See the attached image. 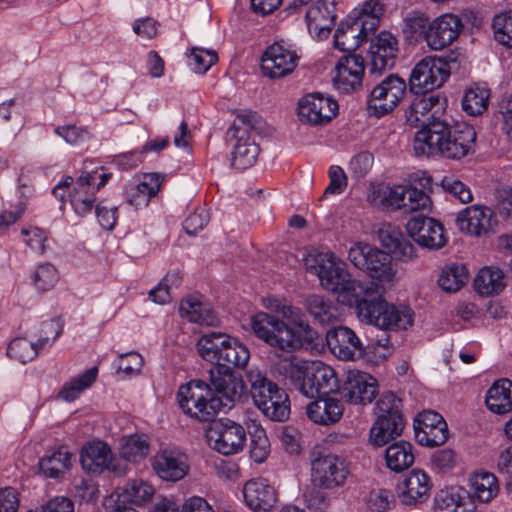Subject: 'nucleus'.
I'll use <instances>...</instances> for the list:
<instances>
[{
    "mask_svg": "<svg viewBox=\"0 0 512 512\" xmlns=\"http://www.w3.org/2000/svg\"><path fill=\"white\" fill-rule=\"evenodd\" d=\"M307 270L318 276L321 285L337 295L338 300L354 307L358 318L385 331L407 329L413 323V311L395 306L380 295L373 282H361L334 261L330 252H310L305 258Z\"/></svg>",
    "mask_w": 512,
    "mask_h": 512,
    "instance_id": "1",
    "label": "nucleus"
},
{
    "mask_svg": "<svg viewBox=\"0 0 512 512\" xmlns=\"http://www.w3.org/2000/svg\"><path fill=\"white\" fill-rule=\"evenodd\" d=\"M299 120L311 126L326 125L337 115L338 104L330 97L321 93L304 96L298 103Z\"/></svg>",
    "mask_w": 512,
    "mask_h": 512,
    "instance_id": "15",
    "label": "nucleus"
},
{
    "mask_svg": "<svg viewBox=\"0 0 512 512\" xmlns=\"http://www.w3.org/2000/svg\"><path fill=\"white\" fill-rule=\"evenodd\" d=\"M429 20L424 14L411 12L404 20L403 32L410 38L418 39L423 37L426 41V32Z\"/></svg>",
    "mask_w": 512,
    "mask_h": 512,
    "instance_id": "54",
    "label": "nucleus"
},
{
    "mask_svg": "<svg viewBox=\"0 0 512 512\" xmlns=\"http://www.w3.org/2000/svg\"><path fill=\"white\" fill-rule=\"evenodd\" d=\"M150 451L148 437L144 434H133L124 439L120 448V456L129 462L145 459Z\"/></svg>",
    "mask_w": 512,
    "mask_h": 512,
    "instance_id": "43",
    "label": "nucleus"
},
{
    "mask_svg": "<svg viewBox=\"0 0 512 512\" xmlns=\"http://www.w3.org/2000/svg\"><path fill=\"white\" fill-rule=\"evenodd\" d=\"M311 481L314 486L332 490L345 484L350 474L344 458L327 452L322 447H314L309 454Z\"/></svg>",
    "mask_w": 512,
    "mask_h": 512,
    "instance_id": "10",
    "label": "nucleus"
},
{
    "mask_svg": "<svg viewBox=\"0 0 512 512\" xmlns=\"http://www.w3.org/2000/svg\"><path fill=\"white\" fill-rule=\"evenodd\" d=\"M441 186L446 193L453 196L460 203H469L473 199L470 188L462 181L453 177H444L441 181Z\"/></svg>",
    "mask_w": 512,
    "mask_h": 512,
    "instance_id": "59",
    "label": "nucleus"
},
{
    "mask_svg": "<svg viewBox=\"0 0 512 512\" xmlns=\"http://www.w3.org/2000/svg\"><path fill=\"white\" fill-rule=\"evenodd\" d=\"M474 287L480 295H497L505 287L504 274L498 268L484 267L477 273Z\"/></svg>",
    "mask_w": 512,
    "mask_h": 512,
    "instance_id": "40",
    "label": "nucleus"
},
{
    "mask_svg": "<svg viewBox=\"0 0 512 512\" xmlns=\"http://www.w3.org/2000/svg\"><path fill=\"white\" fill-rule=\"evenodd\" d=\"M278 312L283 317L291 320L295 326L298 327V332L302 338L303 343L309 348L318 339V333L304 320V316L300 309L291 305H283L278 309Z\"/></svg>",
    "mask_w": 512,
    "mask_h": 512,
    "instance_id": "47",
    "label": "nucleus"
},
{
    "mask_svg": "<svg viewBox=\"0 0 512 512\" xmlns=\"http://www.w3.org/2000/svg\"><path fill=\"white\" fill-rule=\"evenodd\" d=\"M476 505L454 489L440 490L434 498V512H475Z\"/></svg>",
    "mask_w": 512,
    "mask_h": 512,
    "instance_id": "34",
    "label": "nucleus"
},
{
    "mask_svg": "<svg viewBox=\"0 0 512 512\" xmlns=\"http://www.w3.org/2000/svg\"><path fill=\"white\" fill-rule=\"evenodd\" d=\"M406 91L405 81L397 75H389L376 85L367 100L370 115L382 117L395 109Z\"/></svg>",
    "mask_w": 512,
    "mask_h": 512,
    "instance_id": "13",
    "label": "nucleus"
},
{
    "mask_svg": "<svg viewBox=\"0 0 512 512\" xmlns=\"http://www.w3.org/2000/svg\"><path fill=\"white\" fill-rule=\"evenodd\" d=\"M335 371L322 362L311 363L303 395L308 398L324 397L338 389Z\"/></svg>",
    "mask_w": 512,
    "mask_h": 512,
    "instance_id": "27",
    "label": "nucleus"
},
{
    "mask_svg": "<svg viewBox=\"0 0 512 512\" xmlns=\"http://www.w3.org/2000/svg\"><path fill=\"white\" fill-rule=\"evenodd\" d=\"M463 24L454 14H444L429 23L426 32V43L433 50H441L455 41Z\"/></svg>",
    "mask_w": 512,
    "mask_h": 512,
    "instance_id": "24",
    "label": "nucleus"
},
{
    "mask_svg": "<svg viewBox=\"0 0 512 512\" xmlns=\"http://www.w3.org/2000/svg\"><path fill=\"white\" fill-rule=\"evenodd\" d=\"M189 65L197 73H206L218 61L216 51L204 48H192L188 55Z\"/></svg>",
    "mask_w": 512,
    "mask_h": 512,
    "instance_id": "51",
    "label": "nucleus"
},
{
    "mask_svg": "<svg viewBox=\"0 0 512 512\" xmlns=\"http://www.w3.org/2000/svg\"><path fill=\"white\" fill-rule=\"evenodd\" d=\"M326 341L331 352L341 360H356L367 355L370 345H364L356 333L346 327L338 326L326 333Z\"/></svg>",
    "mask_w": 512,
    "mask_h": 512,
    "instance_id": "18",
    "label": "nucleus"
},
{
    "mask_svg": "<svg viewBox=\"0 0 512 512\" xmlns=\"http://www.w3.org/2000/svg\"><path fill=\"white\" fill-rule=\"evenodd\" d=\"M406 230L421 247L437 250L446 244L443 225L430 217L417 215L412 217L406 224Z\"/></svg>",
    "mask_w": 512,
    "mask_h": 512,
    "instance_id": "21",
    "label": "nucleus"
},
{
    "mask_svg": "<svg viewBox=\"0 0 512 512\" xmlns=\"http://www.w3.org/2000/svg\"><path fill=\"white\" fill-rule=\"evenodd\" d=\"M410 187L411 185H397L388 188L383 192L382 198L379 201V205L401 211L402 206H405L403 201L405 200V196L408 193V189H410ZM371 202H373L375 205H378L375 198H373Z\"/></svg>",
    "mask_w": 512,
    "mask_h": 512,
    "instance_id": "53",
    "label": "nucleus"
},
{
    "mask_svg": "<svg viewBox=\"0 0 512 512\" xmlns=\"http://www.w3.org/2000/svg\"><path fill=\"white\" fill-rule=\"evenodd\" d=\"M384 13V5L380 0H366L360 10H354L350 16L361 19L366 28L375 32L380 24V18Z\"/></svg>",
    "mask_w": 512,
    "mask_h": 512,
    "instance_id": "49",
    "label": "nucleus"
},
{
    "mask_svg": "<svg viewBox=\"0 0 512 512\" xmlns=\"http://www.w3.org/2000/svg\"><path fill=\"white\" fill-rule=\"evenodd\" d=\"M245 428L229 418L211 420L207 430L209 446L218 453L230 456L240 453L246 444Z\"/></svg>",
    "mask_w": 512,
    "mask_h": 512,
    "instance_id": "11",
    "label": "nucleus"
},
{
    "mask_svg": "<svg viewBox=\"0 0 512 512\" xmlns=\"http://www.w3.org/2000/svg\"><path fill=\"white\" fill-rule=\"evenodd\" d=\"M443 424H446V422L439 413L432 410L423 411L419 413L414 420V432L416 435L417 432L428 430Z\"/></svg>",
    "mask_w": 512,
    "mask_h": 512,
    "instance_id": "63",
    "label": "nucleus"
},
{
    "mask_svg": "<svg viewBox=\"0 0 512 512\" xmlns=\"http://www.w3.org/2000/svg\"><path fill=\"white\" fill-rule=\"evenodd\" d=\"M340 394L353 404L371 403L377 394V381L368 373L349 371L340 388Z\"/></svg>",
    "mask_w": 512,
    "mask_h": 512,
    "instance_id": "23",
    "label": "nucleus"
},
{
    "mask_svg": "<svg viewBox=\"0 0 512 512\" xmlns=\"http://www.w3.org/2000/svg\"><path fill=\"white\" fill-rule=\"evenodd\" d=\"M405 206H402L403 213H412L419 210H428L431 205L430 197L421 189L411 186L403 201Z\"/></svg>",
    "mask_w": 512,
    "mask_h": 512,
    "instance_id": "56",
    "label": "nucleus"
},
{
    "mask_svg": "<svg viewBox=\"0 0 512 512\" xmlns=\"http://www.w3.org/2000/svg\"><path fill=\"white\" fill-rule=\"evenodd\" d=\"M446 100L432 94H416L406 110V122L411 127H420L418 132H429L432 123L443 121Z\"/></svg>",
    "mask_w": 512,
    "mask_h": 512,
    "instance_id": "12",
    "label": "nucleus"
},
{
    "mask_svg": "<svg viewBox=\"0 0 512 512\" xmlns=\"http://www.w3.org/2000/svg\"><path fill=\"white\" fill-rule=\"evenodd\" d=\"M29 512H74V503L67 497L56 496L36 510Z\"/></svg>",
    "mask_w": 512,
    "mask_h": 512,
    "instance_id": "64",
    "label": "nucleus"
},
{
    "mask_svg": "<svg viewBox=\"0 0 512 512\" xmlns=\"http://www.w3.org/2000/svg\"><path fill=\"white\" fill-rule=\"evenodd\" d=\"M406 91L405 81L397 75H389L376 85L367 100L370 115L382 117L395 109Z\"/></svg>",
    "mask_w": 512,
    "mask_h": 512,
    "instance_id": "14",
    "label": "nucleus"
},
{
    "mask_svg": "<svg viewBox=\"0 0 512 512\" xmlns=\"http://www.w3.org/2000/svg\"><path fill=\"white\" fill-rule=\"evenodd\" d=\"M320 397L322 416L325 418L327 425L336 423L343 415L344 407L342 402L332 397Z\"/></svg>",
    "mask_w": 512,
    "mask_h": 512,
    "instance_id": "61",
    "label": "nucleus"
},
{
    "mask_svg": "<svg viewBox=\"0 0 512 512\" xmlns=\"http://www.w3.org/2000/svg\"><path fill=\"white\" fill-rule=\"evenodd\" d=\"M447 423L441 426L417 432L415 438L417 442L426 447H436L443 445L448 439Z\"/></svg>",
    "mask_w": 512,
    "mask_h": 512,
    "instance_id": "55",
    "label": "nucleus"
},
{
    "mask_svg": "<svg viewBox=\"0 0 512 512\" xmlns=\"http://www.w3.org/2000/svg\"><path fill=\"white\" fill-rule=\"evenodd\" d=\"M365 65L360 55L349 54L343 56L336 66V75L333 77L335 88L341 93H351L362 83Z\"/></svg>",
    "mask_w": 512,
    "mask_h": 512,
    "instance_id": "25",
    "label": "nucleus"
},
{
    "mask_svg": "<svg viewBox=\"0 0 512 512\" xmlns=\"http://www.w3.org/2000/svg\"><path fill=\"white\" fill-rule=\"evenodd\" d=\"M305 18L309 32L325 38L336 20L335 5L326 0H318L306 9Z\"/></svg>",
    "mask_w": 512,
    "mask_h": 512,
    "instance_id": "29",
    "label": "nucleus"
},
{
    "mask_svg": "<svg viewBox=\"0 0 512 512\" xmlns=\"http://www.w3.org/2000/svg\"><path fill=\"white\" fill-rule=\"evenodd\" d=\"M476 131L466 123L450 124L443 121L432 123L429 132H416L414 150L418 156H431L436 153L445 158L460 160L474 151Z\"/></svg>",
    "mask_w": 512,
    "mask_h": 512,
    "instance_id": "4",
    "label": "nucleus"
},
{
    "mask_svg": "<svg viewBox=\"0 0 512 512\" xmlns=\"http://www.w3.org/2000/svg\"><path fill=\"white\" fill-rule=\"evenodd\" d=\"M490 90L484 86L474 85L465 91L462 108L469 115L482 114L488 107Z\"/></svg>",
    "mask_w": 512,
    "mask_h": 512,
    "instance_id": "46",
    "label": "nucleus"
},
{
    "mask_svg": "<svg viewBox=\"0 0 512 512\" xmlns=\"http://www.w3.org/2000/svg\"><path fill=\"white\" fill-rule=\"evenodd\" d=\"M152 467L160 479L171 482L183 479L189 472L187 456L171 449L159 451L153 457Z\"/></svg>",
    "mask_w": 512,
    "mask_h": 512,
    "instance_id": "26",
    "label": "nucleus"
},
{
    "mask_svg": "<svg viewBox=\"0 0 512 512\" xmlns=\"http://www.w3.org/2000/svg\"><path fill=\"white\" fill-rule=\"evenodd\" d=\"M96 172H83L76 180L70 197L96 198L97 190L94 187Z\"/></svg>",
    "mask_w": 512,
    "mask_h": 512,
    "instance_id": "58",
    "label": "nucleus"
},
{
    "mask_svg": "<svg viewBox=\"0 0 512 512\" xmlns=\"http://www.w3.org/2000/svg\"><path fill=\"white\" fill-rule=\"evenodd\" d=\"M49 338L41 337L37 342H30L26 338L18 337L13 339L7 348V355L21 363L33 360L39 350L48 345Z\"/></svg>",
    "mask_w": 512,
    "mask_h": 512,
    "instance_id": "41",
    "label": "nucleus"
},
{
    "mask_svg": "<svg viewBox=\"0 0 512 512\" xmlns=\"http://www.w3.org/2000/svg\"><path fill=\"white\" fill-rule=\"evenodd\" d=\"M163 180L158 173L145 174L140 182L132 183L126 188L127 203L136 209L146 207L151 198L159 192Z\"/></svg>",
    "mask_w": 512,
    "mask_h": 512,
    "instance_id": "32",
    "label": "nucleus"
},
{
    "mask_svg": "<svg viewBox=\"0 0 512 512\" xmlns=\"http://www.w3.org/2000/svg\"><path fill=\"white\" fill-rule=\"evenodd\" d=\"M385 460L391 471L402 472L408 469L415 460L412 444L406 441L391 444L385 450Z\"/></svg>",
    "mask_w": 512,
    "mask_h": 512,
    "instance_id": "37",
    "label": "nucleus"
},
{
    "mask_svg": "<svg viewBox=\"0 0 512 512\" xmlns=\"http://www.w3.org/2000/svg\"><path fill=\"white\" fill-rule=\"evenodd\" d=\"M155 493L154 487L143 479L129 480L122 489L120 498L122 502L142 505L150 501Z\"/></svg>",
    "mask_w": 512,
    "mask_h": 512,
    "instance_id": "45",
    "label": "nucleus"
},
{
    "mask_svg": "<svg viewBox=\"0 0 512 512\" xmlns=\"http://www.w3.org/2000/svg\"><path fill=\"white\" fill-rule=\"evenodd\" d=\"M250 394L255 406L268 419L284 422L290 415L288 394L257 369L248 372Z\"/></svg>",
    "mask_w": 512,
    "mask_h": 512,
    "instance_id": "6",
    "label": "nucleus"
},
{
    "mask_svg": "<svg viewBox=\"0 0 512 512\" xmlns=\"http://www.w3.org/2000/svg\"><path fill=\"white\" fill-rule=\"evenodd\" d=\"M371 33L373 32L366 28L361 19H354L348 15L336 29L334 34L335 47L340 51L351 53L367 41Z\"/></svg>",
    "mask_w": 512,
    "mask_h": 512,
    "instance_id": "28",
    "label": "nucleus"
},
{
    "mask_svg": "<svg viewBox=\"0 0 512 512\" xmlns=\"http://www.w3.org/2000/svg\"><path fill=\"white\" fill-rule=\"evenodd\" d=\"M305 306L309 314L320 324H329L337 319L338 309L329 299L321 295H310Z\"/></svg>",
    "mask_w": 512,
    "mask_h": 512,
    "instance_id": "42",
    "label": "nucleus"
},
{
    "mask_svg": "<svg viewBox=\"0 0 512 512\" xmlns=\"http://www.w3.org/2000/svg\"><path fill=\"white\" fill-rule=\"evenodd\" d=\"M80 462L85 471L93 474H100L105 470L113 471L117 475L127 473V465L118 463L111 448L102 441L85 445L81 450Z\"/></svg>",
    "mask_w": 512,
    "mask_h": 512,
    "instance_id": "16",
    "label": "nucleus"
},
{
    "mask_svg": "<svg viewBox=\"0 0 512 512\" xmlns=\"http://www.w3.org/2000/svg\"><path fill=\"white\" fill-rule=\"evenodd\" d=\"M492 211L487 207L473 205L462 210L456 218V225L462 231L480 236L492 226Z\"/></svg>",
    "mask_w": 512,
    "mask_h": 512,
    "instance_id": "31",
    "label": "nucleus"
},
{
    "mask_svg": "<svg viewBox=\"0 0 512 512\" xmlns=\"http://www.w3.org/2000/svg\"><path fill=\"white\" fill-rule=\"evenodd\" d=\"M250 326L255 336L267 345L282 352L308 349L302 336L278 316L259 312L251 317Z\"/></svg>",
    "mask_w": 512,
    "mask_h": 512,
    "instance_id": "7",
    "label": "nucleus"
},
{
    "mask_svg": "<svg viewBox=\"0 0 512 512\" xmlns=\"http://www.w3.org/2000/svg\"><path fill=\"white\" fill-rule=\"evenodd\" d=\"M98 368L96 366L86 370L79 376L66 383L59 392V397L65 401L75 400L80 393L90 387L97 378Z\"/></svg>",
    "mask_w": 512,
    "mask_h": 512,
    "instance_id": "48",
    "label": "nucleus"
},
{
    "mask_svg": "<svg viewBox=\"0 0 512 512\" xmlns=\"http://www.w3.org/2000/svg\"><path fill=\"white\" fill-rule=\"evenodd\" d=\"M178 403L182 411L201 422L213 420L224 407H231L235 399L227 400L203 380H191L180 386L177 393Z\"/></svg>",
    "mask_w": 512,
    "mask_h": 512,
    "instance_id": "5",
    "label": "nucleus"
},
{
    "mask_svg": "<svg viewBox=\"0 0 512 512\" xmlns=\"http://www.w3.org/2000/svg\"><path fill=\"white\" fill-rule=\"evenodd\" d=\"M264 126L263 119L255 112L243 111L238 113L228 134L236 140L232 151V165L244 170L251 167L259 155V145L251 139V133H260Z\"/></svg>",
    "mask_w": 512,
    "mask_h": 512,
    "instance_id": "8",
    "label": "nucleus"
},
{
    "mask_svg": "<svg viewBox=\"0 0 512 512\" xmlns=\"http://www.w3.org/2000/svg\"><path fill=\"white\" fill-rule=\"evenodd\" d=\"M57 280L58 277L56 268L50 263H45L38 266L33 275V283L36 289L41 292H46L52 289Z\"/></svg>",
    "mask_w": 512,
    "mask_h": 512,
    "instance_id": "57",
    "label": "nucleus"
},
{
    "mask_svg": "<svg viewBox=\"0 0 512 512\" xmlns=\"http://www.w3.org/2000/svg\"><path fill=\"white\" fill-rule=\"evenodd\" d=\"M299 56L282 44L269 46L261 58V69L265 76L278 79L292 73L298 64Z\"/></svg>",
    "mask_w": 512,
    "mask_h": 512,
    "instance_id": "22",
    "label": "nucleus"
},
{
    "mask_svg": "<svg viewBox=\"0 0 512 512\" xmlns=\"http://www.w3.org/2000/svg\"><path fill=\"white\" fill-rule=\"evenodd\" d=\"M377 419L370 429L369 441L382 447L399 437L406 422L402 413V400L393 392L383 394L376 403Z\"/></svg>",
    "mask_w": 512,
    "mask_h": 512,
    "instance_id": "9",
    "label": "nucleus"
},
{
    "mask_svg": "<svg viewBox=\"0 0 512 512\" xmlns=\"http://www.w3.org/2000/svg\"><path fill=\"white\" fill-rule=\"evenodd\" d=\"M487 408L496 414H506L512 410V381L497 380L487 391Z\"/></svg>",
    "mask_w": 512,
    "mask_h": 512,
    "instance_id": "33",
    "label": "nucleus"
},
{
    "mask_svg": "<svg viewBox=\"0 0 512 512\" xmlns=\"http://www.w3.org/2000/svg\"><path fill=\"white\" fill-rule=\"evenodd\" d=\"M179 312L188 321L200 325L212 326L217 321L216 314L210 304L204 303L194 296L188 297L181 302Z\"/></svg>",
    "mask_w": 512,
    "mask_h": 512,
    "instance_id": "35",
    "label": "nucleus"
},
{
    "mask_svg": "<svg viewBox=\"0 0 512 512\" xmlns=\"http://www.w3.org/2000/svg\"><path fill=\"white\" fill-rule=\"evenodd\" d=\"M329 185L324 191L326 195H339L347 187V176L340 166L333 165L329 169Z\"/></svg>",
    "mask_w": 512,
    "mask_h": 512,
    "instance_id": "62",
    "label": "nucleus"
},
{
    "mask_svg": "<svg viewBox=\"0 0 512 512\" xmlns=\"http://www.w3.org/2000/svg\"><path fill=\"white\" fill-rule=\"evenodd\" d=\"M378 239L389 253L367 243L357 242L350 247L348 259L371 278L390 282L395 275L391 254L403 261L411 260L416 256L415 247L398 228L390 224L379 228Z\"/></svg>",
    "mask_w": 512,
    "mask_h": 512,
    "instance_id": "3",
    "label": "nucleus"
},
{
    "mask_svg": "<svg viewBox=\"0 0 512 512\" xmlns=\"http://www.w3.org/2000/svg\"><path fill=\"white\" fill-rule=\"evenodd\" d=\"M54 132L70 145H78L91 138V133L86 128L76 125L57 126Z\"/></svg>",
    "mask_w": 512,
    "mask_h": 512,
    "instance_id": "60",
    "label": "nucleus"
},
{
    "mask_svg": "<svg viewBox=\"0 0 512 512\" xmlns=\"http://www.w3.org/2000/svg\"><path fill=\"white\" fill-rule=\"evenodd\" d=\"M468 278L466 266L455 263L443 268L438 278V285L446 292H456L466 284Z\"/></svg>",
    "mask_w": 512,
    "mask_h": 512,
    "instance_id": "44",
    "label": "nucleus"
},
{
    "mask_svg": "<svg viewBox=\"0 0 512 512\" xmlns=\"http://www.w3.org/2000/svg\"><path fill=\"white\" fill-rule=\"evenodd\" d=\"M246 505L255 512H268L277 502V492L265 479L248 481L243 488Z\"/></svg>",
    "mask_w": 512,
    "mask_h": 512,
    "instance_id": "30",
    "label": "nucleus"
},
{
    "mask_svg": "<svg viewBox=\"0 0 512 512\" xmlns=\"http://www.w3.org/2000/svg\"><path fill=\"white\" fill-rule=\"evenodd\" d=\"M311 364L303 360H283L278 363L277 371L290 385L294 386L301 394L304 393L306 380Z\"/></svg>",
    "mask_w": 512,
    "mask_h": 512,
    "instance_id": "38",
    "label": "nucleus"
},
{
    "mask_svg": "<svg viewBox=\"0 0 512 512\" xmlns=\"http://www.w3.org/2000/svg\"><path fill=\"white\" fill-rule=\"evenodd\" d=\"M368 54L371 74H381L391 69L398 54L397 38L388 31H381L371 39Z\"/></svg>",
    "mask_w": 512,
    "mask_h": 512,
    "instance_id": "20",
    "label": "nucleus"
},
{
    "mask_svg": "<svg viewBox=\"0 0 512 512\" xmlns=\"http://www.w3.org/2000/svg\"><path fill=\"white\" fill-rule=\"evenodd\" d=\"M470 490L466 496L481 503L491 501L499 492V485L494 474L489 472L476 473L470 479Z\"/></svg>",
    "mask_w": 512,
    "mask_h": 512,
    "instance_id": "36",
    "label": "nucleus"
},
{
    "mask_svg": "<svg viewBox=\"0 0 512 512\" xmlns=\"http://www.w3.org/2000/svg\"><path fill=\"white\" fill-rule=\"evenodd\" d=\"M432 488L431 477L423 470L413 469L397 484L396 492L402 504L417 506L428 501Z\"/></svg>",
    "mask_w": 512,
    "mask_h": 512,
    "instance_id": "19",
    "label": "nucleus"
},
{
    "mask_svg": "<svg viewBox=\"0 0 512 512\" xmlns=\"http://www.w3.org/2000/svg\"><path fill=\"white\" fill-rule=\"evenodd\" d=\"M197 351L204 360L216 364L209 371L215 389L223 393L227 400L239 398L244 385L233 373V368L246 367L250 359L248 348L225 333L210 332L199 338Z\"/></svg>",
    "mask_w": 512,
    "mask_h": 512,
    "instance_id": "2",
    "label": "nucleus"
},
{
    "mask_svg": "<svg viewBox=\"0 0 512 512\" xmlns=\"http://www.w3.org/2000/svg\"><path fill=\"white\" fill-rule=\"evenodd\" d=\"M72 454L66 447H61L39 461L41 473L49 478H59L71 466Z\"/></svg>",
    "mask_w": 512,
    "mask_h": 512,
    "instance_id": "39",
    "label": "nucleus"
},
{
    "mask_svg": "<svg viewBox=\"0 0 512 512\" xmlns=\"http://www.w3.org/2000/svg\"><path fill=\"white\" fill-rule=\"evenodd\" d=\"M250 457L256 463H262L266 460L270 453V442L264 429L256 428L253 433L250 434Z\"/></svg>",
    "mask_w": 512,
    "mask_h": 512,
    "instance_id": "52",
    "label": "nucleus"
},
{
    "mask_svg": "<svg viewBox=\"0 0 512 512\" xmlns=\"http://www.w3.org/2000/svg\"><path fill=\"white\" fill-rule=\"evenodd\" d=\"M492 29L494 39L499 44L512 48V10L495 15Z\"/></svg>",
    "mask_w": 512,
    "mask_h": 512,
    "instance_id": "50",
    "label": "nucleus"
},
{
    "mask_svg": "<svg viewBox=\"0 0 512 512\" xmlns=\"http://www.w3.org/2000/svg\"><path fill=\"white\" fill-rule=\"evenodd\" d=\"M447 79L443 64L436 57H426L416 64L410 75V89L415 94H428Z\"/></svg>",
    "mask_w": 512,
    "mask_h": 512,
    "instance_id": "17",
    "label": "nucleus"
}]
</instances>
